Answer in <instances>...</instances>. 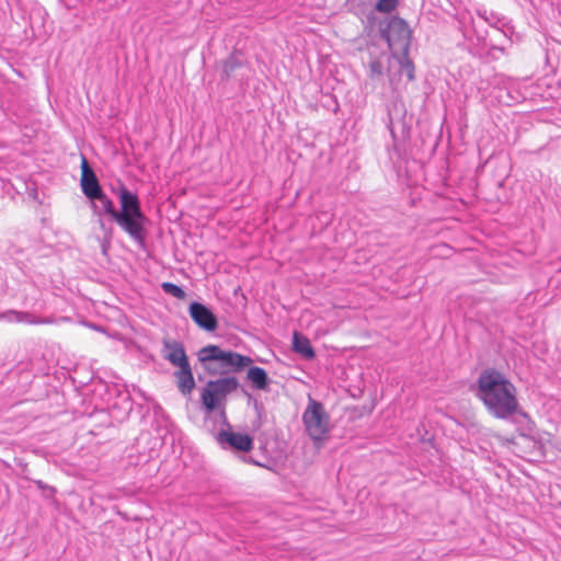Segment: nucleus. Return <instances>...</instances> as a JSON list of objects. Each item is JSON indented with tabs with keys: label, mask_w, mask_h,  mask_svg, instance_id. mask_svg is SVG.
<instances>
[{
	"label": "nucleus",
	"mask_w": 561,
	"mask_h": 561,
	"mask_svg": "<svg viewBox=\"0 0 561 561\" xmlns=\"http://www.w3.org/2000/svg\"><path fill=\"white\" fill-rule=\"evenodd\" d=\"M471 390L490 415L499 420H512L523 437L534 433L535 422L522 409L515 385L502 371L494 367L483 369Z\"/></svg>",
	"instance_id": "1"
},
{
	"label": "nucleus",
	"mask_w": 561,
	"mask_h": 561,
	"mask_svg": "<svg viewBox=\"0 0 561 561\" xmlns=\"http://www.w3.org/2000/svg\"><path fill=\"white\" fill-rule=\"evenodd\" d=\"M197 359L205 374L222 376L238 374L247 368L245 380L255 390L268 391L272 383L267 371L253 365L252 357L232 350H224L219 345L208 344L197 352Z\"/></svg>",
	"instance_id": "2"
},
{
	"label": "nucleus",
	"mask_w": 561,
	"mask_h": 561,
	"mask_svg": "<svg viewBox=\"0 0 561 561\" xmlns=\"http://www.w3.org/2000/svg\"><path fill=\"white\" fill-rule=\"evenodd\" d=\"M91 209L94 215L102 217L106 215L112 221L125 231L141 249L146 248L147 228L137 225L135 220L127 214L130 205V196L126 192H122L121 206L117 209L113 201L102 191L98 196L90 199Z\"/></svg>",
	"instance_id": "3"
},
{
	"label": "nucleus",
	"mask_w": 561,
	"mask_h": 561,
	"mask_svg": "<svg viewBox=\"0 0 561 561\" xmlns=\"http://www.w3.org/2000/svg\"><path fill=\"white\" fill-rule=\"evenodd\" d=\"M241 387L239 379L231 374L208 380L201 390L202 411L206 415H211L219 408L226 407L228 396Z\"/></svg>",
	"instance_id": "4"
},
{
	"label": "nucleus",
	"mask_w": 561,
	"mask_h": 561,
	"mask_svg": "<svg viewBox=\"0 0 561 561\" xmlns=\"http://www.w3.org/2000/svg\"><path fill=\"white\" fill-rule=\"evenodd\" d=\"M302 423L309 437L317 444L323 442L330 433V415L322 402L309 397L302 413Z\"/></svg>",
	"instance_id": "5"
},
{
	"label": "nucleus",
	"mask_w": 561,
	"mask_h": 561,
	"mask_svg": "<svg viewBox=\"0 0 561 561\" xmlns=\"http://www.w3.org/2000/svg\"><path fill=\"white\" fill-rule=\"evenodd\" d=\"M215 439L224 449L234 454H248L254 447V439L248 433H238L232 430H220Z\"/></svg>",
	"instance_id": "6"
},
{
	"label": "nucleus",
	"mask_w": 561,
	"mask_h": 561,
	"mask_svg": "<svg viewBox=\"0 0 561 561\" xmlns=\"http://www.w3.org/2000/svg\"><path fill=\"white\" fill-rule=\"evenodd\" d=\"M387 150L390 160L399 171L404 169L408 173L410 171H415L416 168L422 167V159L416 158L413 154L412 142H392V145L388 147Z\"/></svg>",
	"instance_id": "7"
},
{
	"label": "nucleus",
	"mask_w": 561,
	"mask_h": 561,
	"mask_svg": "<svg viewBox=\"0 0 561 561\" xmlns=\"http://www.w3.org/2000/svg\"><path fill=\"white\" fill-rule=\"evenodd\" d=\"M385 36L391 50L409 53L411 30L404 20L392 18Z\"/></svg>",
	"instance_id": "8"
},
{
	"label": "nucleus",
	"mask_w": 561,
	"mask_h": 561,
	"mask_svg": "<svg viewBox=\"0 0 561 561\" xmlns=\"http://www.w3.org/2000/svg\"><path fill=\"white\" fill-rule=\"evenodd\" d=\"M188 314L193 322L204 331L214 332L218 328L217 316L203 302L192 301L188 306Z\"/></svg>",
	"instance_id": "9"
},
{
	"label": "nucleus",
	"mask_w": 561,
	"mask_h": 561,
	"mask_svg": "<svg viewBox=\"0 0 561 561\" xmlns=\"http://www.w3.org/2000/svg\"><path fill=\"white\" fill-rule=\"evenodd\" d=\"M111 187L112 192L118 197L119 203L122 192H126L130 196V205L127 207V214L131 217L133 220H135L137 225H141V227L146 228L149 219L141 209V203L138 195L128 190L122 181H117L116 185L112 184Z\"/></svg>",
	"instance_id": "10"
},
{
	"label": "nucleus",
	"mask_w": 561,
	"mask_h": 561,
	"mask_svg": "<svg viewBox=\"0 0 561 561\" xmlns=\"http://www.w3.org/2000/svg\"><path fill=\"white\" fill-rule=\"evenodd\" d=\"M81 179L80 186L83 195L90 201L91 198L98 196L99 193L103 191L100 181L90 167L87 158L81 156Z\"/></svg>",
	"instance_id": "11"
},
{
	"label": "nucleus",
	"mask_w": 561,
	"mask_h": 561,
	"mask_svg": "<svg viewBox=\"0 0 561 561\" xmlns=\"http://www.w3.org/2000/svg\"><path fill=\"white\" fill-rule=\"evenodd\" d=\"M162 357L174 367L190 364L184 344L180 341L163 339Z\"/></svg>",
	"instance_id": "12"
},
{
	"label": "nucleus",
	"mask_w": 561,
	"mask_h": 561,
	"mask_svg": "<svg viewBox=\"0 0 561 561\" xmlns=\"http://www.w3.org/2000/svg\"><path fill=\"white\" fill-rule=\"evenodd\" d=\"M176 379V387L184 397L190 396L196 387L191 364L178 366V370L173 373Z\"/></svg>",
	"instance_id": "13"
},
{
	"label": "nucleus",
	"mask_w": 561,
	"mask_h": 561,
	"mask_svg": "<svg viewBox=\"0 0 561 561\" xmlns=\"http://www.w3.org/2000/svg\"><path fill=\"white\" fill-rule=\"evenodd\" d=\"M293 351L307 360H311L316 357V351L309 339L299 332H294Z\"/></svg>",
	"instance_id": "14"
},
{
	"label": "nucleus",
	"mask_w": 561,
	"mask_h": 561,
	"mask_svg": "<svg viewBox=\"0 0 561 561\" xmlns=\"http://www.w3.org/2000/svg\"><path fill=\"white\" fill-rule=\"evenodd\" d=\"M243 396L248 398V403L253 405L256 414V420L252 423L254 430H259L263 424V417L265 416L264 404L254 398L244 387H241Z\"/></svg>",
	"instance_id": "15"
},
{
	"label": "nucleus",
	"mask_w": 561,
	"mask_h": 561,
	"mask_svg": "<svg viewBox=\"0 0 561 561\" xmlns=\"http://www.w3.org/2000/svg\"><path fill=\"white\" fill-rule=\"evenodd\" d=\"M22 472L24 473L23 474V479L26 480V481H31L33 482L37 488L38 490L42 491V496L46 500H53L55 499V495L57 493V489L53 485H48L46 484L44 481L42 480H36V479H33L31 478L28 474H27V465H24L23 466V470Z\"/></svg>",
	"instance_id": "16"
},
{
	"label": "nucleus",
	"mask_w": 561,
	"mask_h": 561,
	"mask_svg": "<svg viewBox=\"0 0 561 561\" xmlns=\"http://www.w3.org/2000/svg\"><path fill=\"white\" fill-rule=\"evenodd\" d=\"M243 66V60L238 54L230 55L222 62L221 78L229 79L237 69Z\"/></svg>",
	"instance_id": "17"
},
{
	"label": "nucleus",
	"mask_w": 561,
	"mask_h": 561,
	"mask_svg": "<svg viewBox=\"0 0 561 561\" xmlns=\"http://www.w3.org/2000/svg\"><path fill=\"white\" fill-rule=\"evenodd\" d=\"M393 58L399 64L400 73L407 77L409 82L414 80V66L413 62L409 59L408 54L401 51L400 56H397L394 53L392 54Z\"/></svg>",
	"instance_id": "18"
},
{
	"label": "nucleus",
	"mask_w": 561,
	"mask_h": 561,
	"mask_svg": "<svg viewBox=\"0 0 561 561\" xmlns=\"http://www.w3.org/2000/svg\"><path fill=\"white\" fill-rule=\"evenodd\" d=\"M11 314H13V321H15V322H26V323H31V324H38V323L47 322L46 320L37 318V317L33 316L32 313L25 312V311L11 310Z\"/></svg>",
	"instance_id": "19"
},
{
	"label": "nucleus",
	"mask_w": 561,
	"mask_h": 561,
	"mask_svg": "<svg viewBox=\"0 0 561 561\" xmlns=\"http://www.w3.org/2000/svg\"><path fill=\"white\" fill-rule=\"evenodd\" d=\"M161 288L165 294L171 295L176 299L183 300L186 298L185 290L174 283L164 282L161 284Z\"/></svg>",
	"instance_id": "20"
},
{
	"label": "nucleus",
	"mask_w": 561,
	"mask_h": 561,
	"mask_svg": "<svg viewBox=\"0 0 561 561\" xmlns=\"http://www.w3.org/2000/svg\"><path fill=\"white\" fill-rule=\"evenodd\" d=\"M400 0H377L375 10L382 14H390L397 10Z\"/></svg>",
	"instance_id": "21"
},
{
	"label": "nucleus",
	"mask_w": 561,
	"mask_h": 561,
	"mask_svg": "<svg viewBox=\"0 0 561 561\" xmlns=\"http://www.w3.org/2000/svg\"><path fill=\"white\" fill-rule=\"evenodd\" d=\"M369 77L371 79H379L383 72V66L381 61L374 59L369 62L368 66Z\"/></svg>",
	"instance_id": "22"
},
{
	"label": "nucleus",
	"mask_w": 561,
	"mask_h": 561,
	"mask_svg": "<svg viewBox=\"0 0 561 561\" xmlns=\"http://www.w3.org/2000/svg\"><path fill=\"white\" fill-rule=\"evenodd\" d=\"M478 15L483 19L486 23H489L491 26H497V24L501 22V19L497 14L493 12H488L486 10L478 11Z\"/></svg>",
	"instance_id": "23"
},
{
	"label": "nucleus",
	"mask_w": 561,
	"mask_h": 561,
	"mask_svg": "<svg viewBox=\"0 0 561 561\" xmlns=\"http://www.w3.org/2000/svg\"><path fill=\"white\" fill-rule=\"evenodd\" d=\"M215 413H217L220 424L225 427L224 430H232L227 416L226 407L219 408Z\"/></svg>",
	"instance_id": "24"
},
{
	"label": "nucleus",
	"mask_w": 561,
	"mask_h": 561,
	"mask_svg": "<svg viewBox=\"0 0 561 561\" xmlns=\"http://www.w3.org/2000/svg\"><path fill=\"white\" fill-rule=\"evenodd\" d=\"M111 238H112V232L111 230L106 233L101 247H102V252L104 254H106L107 252V248L110 247V241H111Z\"/></svg>",
	"instance_id": "25"
},
{
	"label": "nucleus",
	"mask_w": 561,
	"mask_h": 561,
	"mask_svg": "<svg viewBox=\"0 0 561 561\" xmlns=\"http://www.w3.org/2000/svg\"><path fill=\"white\" fill-rule=\"evenodd\" d=\"M0 320L13 321V314H11V310L0 312Z\"/></svg>",
	"instance_id": "26"
},
{
	"label": "nucleus",
	"mask_w": 561,
	"mask_h": 561,
	"mask_svg": "<svg viewBox=\"0 0 561 561\" xmlns=\"http://www.w3.org/2000/svg\"><path fill=\"white\" fill-rule=\"evenodd\" d=\"M244 461L248 462V463H251V465H254V466H257V467H264V468H267V466L261 463L260 461L255 460L254 458L252 457H249V458H244Z\"/></svg>",
	"instance_id": "27"
},
{
	"label": "nucleus",
	"mask_w": 561,
	"mask_h": 561,
	"mask_svg": "<svg viewBox=\"0 0 561 561\" xmlns=\"http://www.w3.org/2000/svg\"><path fill=\"white\" fill-rule=\"evenodd\" d=\"M28 195H30L31 197H33L34 199H36V198H37V190H36V188H32V190L30 191Z\"/></svg>",
	"instance_id": "28"
},
{
	"label": "nucleus",
	"mask_w": 561,
	"mask_h": 561,
	"mask_svg": "<svg viewBox=\"0 0 561 561\" xmlns=\"http://www.w3.org/2000/svg\"><path fill=\"white\" fill-rule=\"evenodd\" d=\"M99 224H100L101 229L106 230L105 224L101 218L99 219Z\"/></svg>",
	"instance_id": "29"
},
{
	"label": "nucleus",
	"mask_w": 561,
	"mask_h": 561,
	"mask_svg": "<svg viewBox=\"0 0 561 561\" xmlns=\"http://www.w3.org/2000/svg\"><path fill=\"white\" fill-rule=\"evenodd\" d=\"M127 144L129 145V147L131 148V150H134V149H135V147H134V142H133V141H129V142H127Z\"/></svg>",
	"instance_id": "30"
},
{
	"label": "nucleus",
	"mask_w": 561,
	"mask_h": 561,
	"mask_svg": "<svg viewBox=\"0 0 561 561\" xmlns=\"http://www.w3.org/2000/svg\"><path fill=\"white\" fill-rule=\"evenodd\" d=\"M363 410H365L367 413L371 412V409H366V407H363Z\"/></svg>",
	"instance_id": "31"
},
{
	"label": "nucleus",
	"mask_w": 561,
	"mask_h": 561,
	"mask_svg": "<svg viewBox=\"0 0 561 561\" xmlns=\"http://www.w3.org/2000/svg\"><path fill=\"white\" fill-rule=\"evenodd\" d=\"M438 142H434V146L432 147V150L434 151L437 147Z\"/></svg>",
	"instance_id": "32"
}]
</instances>
